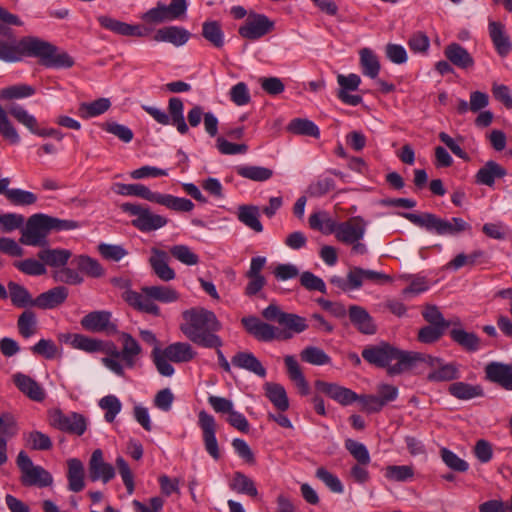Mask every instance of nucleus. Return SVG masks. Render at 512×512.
<instances>
[{
    "instance_id": "61",
    "label": "nucleus",
    "mask_w": 512,
    "mask_h": 512,
    "mask_svg": "<svg viewBox=\"0 0 512 512\" xmlns=\"http://www.w3.org/2000/svg\"><path fill=\"white\" fill-rule=\"evenodd\" d=\"M345 448L360 465H368L370 463V455L364 444L353 439H347L345 440Z\"/></svg>"
},
{
    "instance_id": "18",
    "label": "nucleus",
    "mask_w": 512,
    "mask_h": 512,
    "mask_svg": "<svg viewBox=\"0 0 512 512\" xmlns=\"http://www.w3.org/2000/svg\"><path fill=\"white\" fill-rule=\"evenodd\" d=\"M315 388L326 394L331 399L341 405H349L358 400V395L349 388L340 386L336 383H329L322 380L315 382Z\"/></svg>"
},
{
    "instance_id": "48",
    "label": "nucleus",
    "mask_w": 512,
    "mask_h": 512,
    "mask_svg": "<svg viewBox=\"0 0 512 512\" xmlns=\"http://www.w3.org/2000/svg\"><path fill=\"white\" fill-rule=\"evenodd\" d=\"M230 488L239 494H246L250 497L258 495L254 481L242 472H235L229 484Z\"/></svg>"
},
{
    "instance_id": "16",
    "label": "nucleus",
    "mask_w": 512,
    "mask_h": 512,
    "mask_svg": "<svg viewBox=\"0 0 512 512\" xmlns=\"http://www.w3.org/2000/svg\"><path fill=\"white\" fill-rule=\"evenodd\" d=\"M241 323L247 332L259 341L268 342L275 338L282 337L283 339H289L292 337V334L287 332L277 335L276 328L274 326L262 322L256 317H244L241 319Z\"/></svg>"
},
{
    "instance_id": "56",
    "label": "nucleus",
    "mask_w": 512,
    "mask_h": 512,
    "mask_svg": "<svg viewBox=\"0 0 512 512\" xmlns=\"http://www.w3.org/2000/svg\"><path fill=\"white\" fill-rule=\"evenodd\" d=\"M35 94V88L27 84L6 87L0 91V98L5 100L30 97Z\"/></svg>"
},
{
    "instance_id": "23",
    "label": "nucleus",
    "mask_w": 512,
    "mask_h": 512,
    "mask_svg": "<svg viewBox=\"0 0 512 512\" xmlns=\"http://www.w3.org/2000/svg\"><path fill=\"white\" fill-rule=\"evenodd\" d=\"M124 300L135 309L148 313L154 316L160 315L159 307L153 302L152 297L147 296L143 292L138 293L132 290H127L123 294Z\"/></svg>"
},
{
    "instance_id": "62",
    "label": "nucleus",
    "mask_w": 512,
    "mask_h": 512,
    "mask_svg": "<svg viewBox=\"0 0 512 512\" xmlns=\"http://www.w3.org/2000/svg\"><path fill=\"white\" fill-rule=\"evenodd\" d=\"M71 345L88 353L99 352L102 348V340L89 338L84 335L75 334L71 340Z\"/></svg>"
},
{
    "instance_id": "4",
    "label": "nucleus",
    "mask_w": 512,
    "mask_h": 512,
    "mask_svg": "<svg viewBox=\"0 0 512 512\" xmlns=\"http://www.w3.org/2000/svg\"><path fill=\"white\" fill-rule=\"evenodd\" d=\"M21 60L24 57L38 59L39 64L47 68L64 66V54L59 53L54 44L36 36H24L19 39Z\"/></svg>"
},
{
    "instance_id": "27",
    "label": "nucleus",
    "mask_w": 512,
    "mask_h": 512,
    "mask_svg": "<svg viewBox=\"0 0 512 512\" xmlns=\"http://www.w3.org/2000/svg\"><path fill=\"white\" fill-rule=\"evenodd\" d=\"M231 362L235 367L247 370L261 378L266 376L265 367L251 352H237Z\"/></svg>"
},
{
    "instance_id": "10",
    "label": "nucleus",
    "mask_w": 512,
    "mask_h": 512,
    "mask_svg": "<svg viewBox=\"0 0 512 512\" xmlns=\"http://www.w3.org/2000/svg\"><path fill=\"white\" fill-rule=\"evenodd\" d=\"M123 212L136 216L132 220V225L142 232H150L164 227L168 220L158 214H154L149 208L133 203H123L121 206Z\"/></svg>"
},
{
    "instance_id": "53",
    "label": "nucleus",
    "mask_w": 512,
    "mask_h": 512,
    "mask_svg": "<svg viewBox=\"0 0 512 512\" xmlns=\"http://www.w3.org/2000/svg\"><path fill=\"white\" fill-rule=\"evenodd\" d=\"M278 324L293 333H301L308 328L306 319L294 313L285 312L282 318L278 319Z\"/></svg>"
},
{
    "instance_id": "41",
    "label": "nucleus",
    "mask_w": 512,
    "mask_h": 512,
    "mask_svg": "<svg viewBox=\"0 0 512 512\" xmlns=\"http://www.w3.org/2000/svg\"><path fill=\"white\" fill-rule=\"evenodd\" d=\"M287 130L295 135L313 137L318 139L320 137V130L318 126L311 120L306 118H295L290 121Z\"/></svg>"
},
{
    "instance_id": "55",
    "label": "nucleus",
    "mask_w": 512,
    "mask_h": 512,
    "mask_svg": "<svg viewBox=\"0 0 512 512\" xmlns=\"http://www.w3.org/2000/svg\"><path fill=\"white\" fill-rule=\"evenodd\" d=\"M0 60L7 63H15L21 61V49L19 48V40L15 42L0 40Z\"/></svg>"
},
{
    "instance_id": "39",
    "label": "nucleus",
    "mask_w": 512,
    "mask_h": 512,
    "mask_svg": "<svg viewBox=\"0 0 512 512\" xmlns=\"http://www.w3.org/2000/svg\"><path fill=\"white\" fill-rule=\"evenodd\" d=\"M64 302V286H58L41 293L33 301V306L41 309H52Z\"/></svg>"
},
{
    "instance_id": "30",
    "label": "nucleus",
    "mask_w": 512,
    "mask_h": 512,
    "mask_svg": "<svg viewBox=\"0 0 512 512\" xmlns=\"http://www.w3.org/2000/svg\"><path fill=\"white\" fill-rule=\"evenodd\" d=\"M489 34L497 52L501 56H506L511 51L512 44L504 31V25L500 22H490Z\"/></svg>"
},
{
    "instance_id": "21",
    "label": "nucleus",
    "mask_w": 512,
    "mask_h": 512,
    "mask_svg": "<svg viewBox=\"0 0 512 512\" xmlns=\"http://www.w3.org/2000/svg\"><path fill=\"white\" fill-rule=\"evenodd\" d=\"M151 254L152 255L149 258V264L157 277L165 282L173 280L175 278V272L168 265V253L153 247L151 249Z\"/></svg>"
},
{
    "instance_id": "12",
    "label": "nucleus",
    "mask_w": 512,
    "mask_h": 512,
    "mask_svg": "<svg viewBox=\"0 0 512 512\" xmlns=\"http://www.w3.org/2000/svg\"><path fill=\"white\" fill-rule=\"evenodd\" d=\"M8 111L12 117L24 125L31 133L41 137H54L58 141H61L62 134L60 131L53 128H39L37 119L33 115L29 114L22 106L12 104Z\"/></svg>"
},
{
    "instance_id": "47",
    "label": "nucleus",
    "mask_w": 512,
    "mask_h": 512,
    "mask_svg": "<svg viewBox=\"0 0 512 512\" xmlns=\"http://www.w3.org/2000/svg\"><path fill=\"white\" fill-rule=\"evenodd\" d=\"M360 66L364 75L374 79L380 71V63L377 56L369 48H363L359 52Z\"/></svg>"
},
{
    "instance_id": "6",
    "label": "nucleus",
    "mask_w": 512,
    "mask_h": 512,
    "mask_svg": "<svg viewBox=\"0 0 512 512\" xmlns=\"http://www.w3.org/2000/svg\"><path fill=\"white\" fill-rule=\"evenodd\" d=\"M403 217L411 223L441 236H455L464 231L470 230L471 228L465 220L459 217H453L451 220H446L432 213H404Z\"/></svg>"
},
{
    "instance_id": "20",
    "label": "nucleus",
    "mask_w": 512,
    "mask_h": 512,
    "mask_svg": "<svg viewBox=\"0 0 512 512\" xmlns=\"http://www.w3.org/2000/svg\"><path fill=\"white\" fill-rule=\"evenodd\" d=\"M348 312L351 323L360 333L373 335L377 332V325L365 308L351 305Z\"/></svg>"
},
{
    "instance_id": "15",
    "label": "nucleus",
    "mask_w": 512,
    "mask_h": 512,
    "mask_svg": "<svg viewBox=\"0 0 512 512\" xmlns=\"http://www.w3.org/2000/svg\"><path fill=\"white\" fill-rule=\"evenodd\" d=\"M198 424L203 432V441L207 453L215 460L220 458V450L216 439L217 424L214 417L202 410L198 414Z\"/></svg>"
},
{
    "instance_id": "60",
    "label": "nucleus",
    "mask_w": 512,
    "mask_h": 512,
    "mask_svg": "<svg viewBox=\"0 0 512 512\" xmlns=\"http://www.w3.org/2000/svg\"><path fill=\"white\" fill-rule=\"evenodd\" d=\"M7 199L18 206L32 205L37 201L34 193L19 188H13L6 192Z\"/></svg>"
},
{
    "instance_id": "64",
    "label": "nucleus",
    "mask_w": 512,
    "mask_h": 512,
    "mask_svg": "<svg viewBox=\"0 0 512 512\" xmlns=\"http://www.w3.org/2000/svg\"><path fill=\"white\" fill-rule=\"evenodd\" d=\"M25 218L17 213H5L0 215V231L10 233L20 229L24 225Z\"/></svg>"
},
{
    "instance_id": "31",
    "label": "nucleus",
    "mask_w": 512,
    "mask_h": 512,
    "mask_svg": "<svg viewBox=\"0 0 512 512\" xmlns=\"http://www.w3.org/2000/svg\"><path fill=\"white\" fill-rule=\"evenodd\" d=\"M265 396L281 412L289 408V400L285 388L275 382H266L263 385Z\"/></svg>"
},
{
    "instance_id": "49",
    "label": "nucleus",
    "mask_w": 512,
    "mask_h": 512,
    "mask_svg": "<svg viewBox=\"0 0 512 512\" xmlns=\"http://www.w3.org/2000/svg\"><path fill=\"white\" fill-rule=\"evenodd\" d=\"M236 172L239 176L256 182L267 181L274 174L272 169L262 166H238Z\"/></svg>"
},
{
    "instance_id": "8",
    "label": "nucleus",
    "mask_w": 512,
    "mask_h": 512,
    "mask_svg": "<svg viewBox=\"0 0 512 512\" xmlns=\"http://www.w3.org/2000/svg\"><path fill=\"white\" fill-rule=\"evenodd\" d=\"M417 362H422L430 367L427 374L429 382H448L460 377L458 365L455 363H445L443 359L433 357L429 354L413 352L412 366Z\"/></svg>"
},
{
    "instance_id": "57",
    "label": "nucleus",
    "mask_w": 512,
    "mask_h": 512,
    "mask_svg": "<svg viewBox=\"0 0 512 512\" xmlns=\"http://www.w3.org/2000/svg\"><path fill=\"white\" fill-rule=\"evenodd\" d=\"M301 359L312 365H325L331 362V358L322 349L315 346L303 349Z\"/></svg>"
},
{
    "instance_id": "33",
    "label": "nucleus",
    "mask_w": 512,
    "mask_h": 512,
    "mask_svg": "<svg viewBox=\"0 0 512 512\" xmlns=\"http://www.w3.org/2000/svg\"><path fill=\"white\" fill-rule=\"evenodd\" d=\"M259 208L254 205H240L237 211L238 220L251 230L260 233L263 231V225L260 220Z\"/></svg>"
},
{
    "instance_id": "59",
    "label": "nucleus",
    "mask_w": 512,
    "mask_h": 512,
    "mask_svg": "<svg viewBox=\"0 0 512 512\" xmlns=\"http://www.w3.org/2000/svg\"><path fill=\"white\" fill-rule=\"evenodd\" d=\"M0 133L7 139L11 144H18L20 142V136L9 120L7 112L0 105Z\"/></svg>"
},
{
    "instance_id": "52",
    "label": "nucleus",
    "mask_w": 512,
    "mask_h": 512,
    "mask_svg": "<svg viewBox=\"0 0 512 512\" xmlns=\"http://www.w3.org/2000/svg\"><path fill=\"white\" fill-rule=\"evenodd\" d=\"M17 327L23 338H30L37 331L36 314L32 310L23 311L18 317Z\"/></svg>"
},
{
    "instance_id": "5",
    "label": "nucleus",
    "mask_w": 512,
    "mask_h": 512,
    "mask_svg": "<svg viewBox=\"0 0 512 512\" xmlns=\"http://www.w3.org/2000/svg\"><path fill=\"white\" fill-rule=\"evenodd\" d=\"M195 356L196 352L187 342H175L164 349L154 348L151 353V358L157 371L165 377H170L174 374V368L169 363L170 361L186 363L193 360Z\"/></svg>"
},
{
    "instance_id": "54",
    "label": "nucleus",
    "mask_w": 512,
    "mask_h": 512,
    "mask_svg": "<svg viewBox=\"0 0 512 512\" xmlns=\"http://www.w3.org/2000/svg\"><path fill=\"white\" fill-rule=\"evenodd\" d=\"M413 476L414 469L409 465H389L385 468V477L391 481L404 482Z\"/></svg>"
},
{
    "instance_id": "7",
    "label": "nucleus",
    "mask_w": 512,
    "mask_h": 512,
    "mask_svg": "<svg viewBox=\"0 0 512 512\" xmlns=\"http://www.w3.org/2000/svg\"><path fill=\"white\" fill-rule=\"evenodd\" d=\"M142 109L161 125H173L177 131L184 135L189 127L184 117V103L178 97H172L168 101V113L154 106L143 105Z\"/></svg>"
},
{
    "instance_id": "26",
    "label": "nucleus",
    "mask_w": 512,
    "mask_h": 512,
    "mask_svg": "<svg viewBox=\"0 0 512 512\" xmlns=\"http://www.w3.org/2000/svg\"><path fill=\"white\" fill-rule=\"evenodd\" d=\"M190 38V32L183 27L167 26L156 31L154 40L168 42L175 46L184 45Z\"/></svg>"
},
{
    "instance_id": "2",
    "label": "nucleus",
    "mask_w": 512,
    "mask_h": 512,
    "mask_svg": "<svg viewBox=\"0 0 512 512\" xmlns=\"http://www.w3.org/2000/svg\"><path fill=\"white\" fill-rule=\"evenodd\" d=\"M361 356L375 367L386 368L390 376L399 375L412 367L413 352L400 350L385 341L367 345L362 350Z\"/></svg>"
},
{
    "instance_id": "43",
    "label": "nucleus",
    "mask_w": 512,
    "mask_h": 512,
    "mask_svg": "<svg viewBox=\"0 0 512 512\" xmlns=\"http://www.w3.org/2000/svg\"><path fill=\"white\" fill-rule=\"evenodd\" d=\"M154 203L178 212H189L194 208V204L191 200L175 197L170 194L157 193Z\"/></svg>"
},
{
    "instance_id": "40",
    "label": "nucleus",
    "mask_w": 512,
    "mask_h": 512,
    "mask_svg": "<svg viewBox=\"0 0 512 512\" xmlns=\"http://www.w3.org/2000/svg\"><path fill=\"white\" fill-rule=\"evenodd\" d=\"M71 265L93 278L102 277L105 273L104 268L96 259L84 255L74 258Z\"/></svg>"
},
{
    "instance_id": "63",
    "label": "nucleus",
    "mask_w": 512,
    "mask_h": 512,
    "mask_svg": "<svg viewBox=\"0 0 512 512\" xmlns=\"http://www.w3.org/2000/svg\"><path fill=\"white\" fill-rule=\"evenodd\" d=\"M87 429V419L84 415L71 412L66 416V432L81 436Z\"/></svg>"
},
{
    "instance_id": "28",
    "label": "nucleus",
    "mask_w": 512,
    "mask_h": 512,
    "mask_svg": "<svg viewBox=\"0 0 512 512\" xmlns=\"http://www.w3.org/2000/svg\"><path fill=\"white\" fill-rule=\"evenodd\" d=\"M98 22L103 28L122 36H143L140 26L138 25L121 22L108 16H100Z\"/></svg>"
},
{
    "instance_id": "1",
    "label": "nucleus",
    "mask_w": 512,
    "mask_h": 512,
    "mask_svg": "<svg viewBox=\"0 0 512 512\" xmlns=\"http://www.w3.org/2000/svg\"><path fill=\"white\" fill-rule=\"evenodd\" d=\"M182 333L194 344L204 348H221L222 339L216 334L222 325L214 312L202 307H194L182 313Z\"/></svg>"
},
{
    "instance_id": "3",
    "label": "nucleus",
    "mask_w": 512,
    "mask_h": 512,
    "mask_svg": "<svg viewBox=\"0 0 512 512\" xmlns=\"http://www.w3.org/2000/svg\"><path fill=\"white\" fill-rule=\"evenodd\" d=\"M64 229V220L43 213L33 214L22 229L20 242L24 245L44 247L48 244L47 236L52 230Z\"/></svg>"
},
{
    "instance_id": "9",
    "label": "nucleus",
    "mask_w": 512,
    "mask_h": 512,
    "mask_svg": "<svg viewBox=\"0 0 512 512\" xmlns=\"http://www.w3.org/2000/svg\"><path fill=\"white\" fill-rule=\"evenodd\" d=\"M187 0H171L168 5L157 2L156 6L142 14L141 19L146 24L158 25L180 19L187 12Z\"/></svg>"
},
{
    "instance_id": "25",
    "label": "nucleus",
    "mask_w": 512,
    "mask_h": 512,
    "mask_svg": "<svg viewBox=\"0 0 512 512\" xmlns=\"http://www.w3.org/2000/svg\"><path fill=\"white\" fill-rule=\"evenodd\" d=\"M17 425L10 414L0 415V465L7 462V439L17 434Z\"/></svg>"
},
{
    "instance_id": "42",
    "label": "nucleus",
    "mask_w": 512,
    "mask_h": 512,
    "mask_svg": "<svg viewBox=\"0 0 512 512\" xmlns=\"http://www.w3.org/2000/svg\"><path fill=\"white\" fill-rule=\"evenodd\" d=\"M450 337L459 346L470 352L477 351L481 346V339L475 333L467 332L464 329H452Z\"/></svg>"
},
{
    "instance_id": "29",
    "label": "nucleus",
    "mask_w": 512,
    "mask_h": 512,
    "mask_svg": "<svg viewBox=\"0 0 512 512\" xmlns=\"http://www.w3.org/2000/svg\"><path fill=\"white\" fill-rule=\"evenodd\" d=\"M506 169L495 161H488L482 166L476 174V182L478 184L493 186L496 178L506 176Z\"/></svg>"
},
{
    "instance_id": "13",
    "label": "nucleus",
    "mask_w": 512,
    "mask_h": 512,
    "mask_svg": "<svg viewBox=\"0 0 512 512\" xmlns=\"http://www.w3.org/2000/svg\"><path fill=\"white\" fill-rule=\"evenodd\" d=\"M367 226L368 223L363 217H350L348 220L339 223L335 238L345 245L356 242L357 240H363Z\"/></svg>"
},
{
    "instance_id": "46",
    "label": "nucleus",
    "mask_w": 512,
    "mask_h": 512,
    "mask_svg": "<svg viewBox=\"0 0 512 512\" xmlns=\"http://www.w3.org/2000/svg\"><path fill=\"white\" fill-rule=\"evenodd\" d=\"M448 390L452 396L460 400H470L483 395L481 386L471 385L465 382L452 383Z\"/></svg>"
},
{
    "instance_id": "37",
    "label": "nucleus",
    "mask_w": 512,
    "mask_h": 512,
    "mask_svg": "<svg viewBox=\"0 0 512 512\" xmlns=\"http://www.w3.org/2000/svg\"><path fill=\"white\" fill-rule=\"evenodd\" d=\"M202 36L217 49H221L225 44V36L222 26L216 20L205 21L202 24Z\"/></svg>"
},
{
    "instance_id": "17",
    "label": "nucleus",
    "mask_w": 512,
    "mask_h": 512,
    "mask_svg": "<svg viewBox=\"0 0 512 512\" xmlns=\"http://www.w3.org/2000/svg\"><path fill=\"white\" fill-rule=\"evenodd\" d=\"M81 325L91 332H105L107 335L117 333V326L111 321L108 311H94L84 316Z\"/></svg>"
},
{
    "instance_id": "38",
    "label": "nucleus",
    "mask_w": 512,
    "mask_h": 512,
    "mask_svg": "<svg viewBox=\"0 0 512 512\" xmlns=\"http://www.w3.org/2000/svg\"><path fill=\"white\" fill-rule=\"evenodd\" d=\"M111 107V101L108 98H99L92 102H83L79 105L78 115L83 119L97 117L104 114Z\"/></svg>"
},
{
    "instance_id": "14",
    "label": "nucleus",
    "mask_w": 512,
    "mask_h": 512,
    "mask_svg": "<svg viewBox=\"0 0 512 512\" xmlns=\"http://www.w3.org/2000/svg\"><path fill=\"white\" fill-rule=\"evenodd\" d=\"M115 474V468L104 460L102 450H94L88 462V479L91 482L101 481L107 484L115 477Z\"/></svg>"
},
{
    "instance_id": "34",
    "label": "nucleus",
    "mask_w": 512,
    "mask_h": 512,
    "mask_svg": "<svg viewBox=\"0 0 512 512\" xmlns=\"http://www.w3.org/2000/svg\"><path fill=\"white\" fill-rule=\"evenodd\" d=\"M85 469L83 463L73 458L68 461V482L69 489L73 492H80L85 487Z\"/></svg>"
},
{
    "instance_id": "36",
    "label": "nucleus",
    "mask_w": 512,
    "mask_h": 512,
    "mask_svg": "<svg viewBox=\"0 0 512 512\" xmlns=\"http://www.w3.org/2000/svg\"><path fill=\"white\" fill-rule=\"evenodd\" d=\"M38 257L44 262L43 264L58 268L54 272V278L57 281L64 279V250H42L39 252Z\"/></svg>"
},
{
    "instance_id": "24",
    "label": "nucleus",
    "mask_w": 512,
    "mask_h": 512,
    "mask_svg": "<svg viewBox=\"0 0 512 512\" xmlns=\"http://www.w3.org/2000/svg\"><path fill=\"white\" fill-rule=\"evenodd\" d=\"M447 60L461 69H469L474 65V59L470 53L459 43L453 42L444 49Z\"/></svg>"
},
{
    "instance_id": "44",
    "label": "nucleus",
    "mask_w": 512,
    "mask_h": 512,
    "mask_svg": "<svg viewBox=\"0 0 512 512\" xmlns=\"http://www.w3.org/2000/svg\"><path fill=\"white\" fill-rule=\"evenodd\" d=\"M21 482L25 486L46 487L52 483V477L45 469L40 466L30 468L21 477Z\"/></svg>"
},
{
    "instance_id": "32",
    "label": "nucleus",
    "mask_w": 512,
    "mask_h": 512,
    "mask_svg": "<svg viewBox=\"0 0 512 512\" xmlns=\"http://www.w3.org/2000/svg\"><path fill=\"white\" fill-rule=\"evenodd\" d=\"M122 350L121 359L126 366L132 368L135 365L137 357L141 354L142 348L135 338L129 333H121Z\"/></svg>"
},
{
    "instance_id": "51",
    "label": "nucleus",
    "mask_w": 512,
    "mask_h": 512,
    "mask_svg": "<svg viewBox=\"0 0 512 512\" xmlns=\"http://www.w3.org/2000/svg\"><path fill=\"white\" fill-rule=\"evenodd\" d=\"M141 291L153 300L164 303L174 302L179 298L177 291L168 286H145Z\"/></svg>"
},
{
    "instance_id": "50",
    "label": "nucleus",
    "mask_w": 512,
    "mask_h": 512,
    "mask_svg": "<svg viewBox=\"0 0 512 512\" xmlns=\"http://www.w3.org/2000/svg\"><path fill=\"white\" fill-rule=\"evenodd\" d=\"M9 297L13 305L17 307L33 306V301L29 291L22 285L10 281L8 283Z\"/></svg>"
},
{
    "instance_id": "35",
    "label": "nucleus",
    "mask_w": 512,
    "mask_h": 512,
    "mask_svg": "<svg viewBox=\"0 0 512 512\" xmlns=\"http://www.w3.org/2000/svg\"><path fill=\"white\" fill-rule=\"evenodd\" d=\"M113 190L120 195L126 196H137L150 202L155 201L157 192L151 191L147 186L143 184H122L116 183L113 186Z\"/></svg>"
},
{
    "instance_id": "45",
    "label": "nucleus",
    "mask_w": 512,
    "mask_h": 512,
    "mask_svg": "<svg viewBox=\"0 0 512 512\" xmlns=\"http://www.w3.org/2000/svg\"><path fill=\"white\" fill-rule=\"evenodd\" d=\"M284 361L290 379L295 383L301 394L307 395L309 393V385L296 359L289 355L285 357Z\"/></svg>"
},
{
    "instance_id": "58",
    "label": "nucleus",
    "mask_w": 512,
    "mask_h": 512,
    "mask_svg": "<svg viewBox=\"0 0 512 512\" xmlns=\"http://www.w3.org/2000/svg\"><path fill=\"white\" fill-rule=\"evenodd\" d=\"M170 254L179 262L193 266L199 263V257L186 245H174L170 248Z\"/></svg>"
},
{
    "instance_id": "22",
    "label": "nucleus",
    "mask_w": 512,
    "mask_h": 512,
    "mask_svg": "<svg viewBox=\"0 0 512 512\" xmlns=\"http://www.w3.org/2000/svg\"><path fill=\"white\" fill-rule=\"evenodd\" d=\"M13 383L24 395L33 401L41 402L45 398V393L39 383L30 376L21 372L13 375Z\"/></svg>"
},
{
    "instance_id": "11",
    "label": "nucleus",
    "mask_w": 512,
    "mask_h": 512,
    "mask_svg": "<svg viewBox=\"0 0 512 512\" xmlns=\"http://www.w3.org/2000/svg\"><path fill=\"white\" fill-rule=\"evenodd\" d=\"M274 29V22L264 14H249L245 23L239 27L241 37L249 40H257Z\"/></svg>"
},
{
    "instance_id": "19",
    "label": "nucleus",
    "mask_w": 512,
    "mask_h": 512,
    "mask_svg": "<svg viewBox=\"0 0 512 512\" xmlns=\"http://www.w3.org/2000/svg\"><path fill=\"white\" fill-rule=\"evenodd\" d=\"M485 377L507 391H512V363L490 362L485 367Z\"/></svg>"
}]
</instances>
